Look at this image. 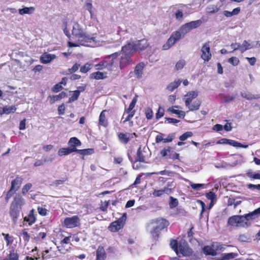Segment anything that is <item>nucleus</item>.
<instances>
[{"label": "nucleus", "mask_w": 260, "mask_h": 260, "mask_svg": "<svg viewBox=\"0 0 260 260\" xmlns=\"http://www.w3.org/2000/svg\"><path fill=\"white\" fill-rule=\"evenodd\" d=\"M190 31L191 30L186 23L182 25L178 30L174 31L171 34L166 43L162 46V49L164 50L169 49L174 46L177 41L183 38L185 35Z\"/></svg>", "instance_id": "obj_1"}, {"label": "nucleus", "mask_w": 260, "mask_h": 260, "mask_svg": "<svg viewBox=\"0 0 260 260\" xmlns=\"http://www.w3.org/2000/svg\"><path fill=\"white\" fill-rule=\"evenodd\" d=\"M25 201L20 194H16L10 204L9 214L14 224L17 222Z\"/></svg>", "instance_id": "obj_2"}, {"label": "nucleus", "mask_w": 260, "mask_h": 260, "mask_svg": "<svg viewBox=\"0 0 260 260\" xmlns=\"http://www.w3.org/2000/svg\"><path fill=\"white\" fill-rule=\"evenodd\" d=\"M72 32V35L81 42H90L93 40V38L86 34L81 26L77 22L74 24Z\"/></svg>", "instance_id": "obj_3"}, {"label": "nucleus", "mask_w": 260, "mask_h": 260, "mask_svg": "<svg viewBox=\"0 0 260 260\" xmlns=\"http://www.w3.org/2000/svg\"><path fill=\"white\" fill-rule=\"evenodd\" d=\"M23 181L21 177L17 176L14 180L11 181V187L8 191L5 197L6 201H8L13 195L19 189Z\"/></svg>", "instance_id": "obj_4"}, {"label": "nucleus", "mask_w": 260, "mask_h": 260, "mask_svg": "<svg viewBox=\"0 0 260 260\" xmlns=\"http://www.w3.org/2000/svg\"><path fill=\"white\" fill-rule=\"evenodd\" d=\"M63 227L67 229H73L80 226V219L77 215H74L71 217H66L61 221Z\"/></svg>", "instance_id": "obj_5"}, {"label": "nucleus", "mask_w": 260, "mask_h": 260, "mask_svg": "<svg viewBox=\"0 0 260 260\" xmlns=\"http://www.w3.org/2000/svg\"><path fill=\"white\" fill-rule=\"evenodd\" d=\"M227 225L233 227H244L247 225V222L244 221L243 215H233L228 219Z\"/></svg>", "instance_id": "obj_6"}, {"label": "nucleus", "mask_w": 260, "mask_h": 260, "mask_svg": "<svg viewBox=\"0 0 260 260\" xmlns=\"http://www.w3.org/2000/svg\"><path fill=\"white\" fill-rule=\"evenodd\" d=\"M119 141L124 145L127 144L130 140L134 138H137L138 135L136 133H118L117 134Z\"/></svg>", "instance_id": "obj_7"}, {"label": "nucleus", "mask_w": 260, "mask_h": 260, "mask_svg": "<svg viewBox=\"0 0 260 260\" xmlns=\"http://www.w3.org/2000/svg\"><path fill=\"white\" fill-rule=\"evenodd\" d=\"M125 219L123 217L119 218L118 220L112 222L108 226V230L112 232H118L122 229L125 224Z\"/></svg>", "instance_id": "obj_8"}, {"label": "nucleus", "mask_w": 260, "mask_h": 260, "mask_svg": "<svg viewBox=\"0 0 260 260\" xmlns=\"http://www.w3.org/2000/svg\"><path fill=\"white\" fill-rule=\"evenodd\" d=\"M201 51L202 52L201 57L204 62L209 61L212 57L209 42L205 43L202 47Z\"/></svg>", "instance_id": "obj_9"}, {"label": "nucleus", "mask_w": 260, "mask_h": 260, "mask_svg": "<svg viewBox=\"0 0 260 260\" xmlns=\"http://www.w3.org/2000/svg\"><path fill=\"white\" fill-rule=\"evenodd\" d=\"M149 44L147 39H142L136 41L133 44L134 51H143L147 49Z\"/></svg>", "instance_id": "obj_10"}, {"label": "nucleus", "mask_w": 260, "mask_h": 260, "mask_svg": "<svg viewBox=\"0 0 260 260\" xmlns=\"http://www.w3.org/2000/svg\"><path fill=\"white\" fill-rule=\"evenodd\" d=\"M260 216V207L256 209L253 211L243 215L244 221L247 222V225H248V221L254 220L258 218Z\"/></svg>", "instance_id": "obj_11"}, {"label": "nucleus", "mask_w": 260, "mask_h": 260, "mask_svg": "<svg viewBox=\"0 0 260 260\" xmlns=\"http://www.w3.org/2000/svg\"><path fill=\"white\" fill-rule=\"evenodd\" d=\"M179 251L184 256L195 255L192 249L187 244L181 245L179 246Z\"/></svg>", "instance_id": "obj_12"}, {"label": "nucleus", "mask_w": 260, "mask_h": 260, "mask_svg": "<svg viewBox=\"0 0 260 260\" xmlns=\"http://www.w3.org/2000/svg\"><path fill=\"white\" fill-rule=\"evenodd\" d=\"M154 222L156 224V226H155L160 231L164 230L165 228H167L169 225V222L168 220L163 218H159L156 219Z\"/></svg>", "instance_id": "obj_13"}, {"label": "nucleus", "mask_w": 260, "mask_h": 260, "mask_svg": "<svg viewBox=\"0 0 260 260\" xmlns=\"http://www.w3.org/2000/svg\"><path fill=\"white\" fill-rule=\"evenodd\" d=\"M163 136L164 134L162 133H159V135H157L155 138V142L159 143L162 141L164 143H170L175 138L174 134L169 135L166 138H164Z\"/></svg>", "instance_id": "obj_14"}, {"label": "nucleus", "mask_w": 260, "mask_h": 260, "mask_svg": "<svg viewBox=\"0 0 260 260\" xmlns=\"http://www.w3.org/2000/svg\"><path fill=\"white\" fill-rule=\"evenodd\" d=\"M37 217L35 214V210L34 209H31L28 213L27 216L24 218V221L27 222L29 226L35 223Z\"/></svg>", "instance_id": "obj_15"}, {"label": "nucleus", "mask_w": 260, "mask_h": 260, "mask_svg": "<svg viewBox=\"0 0 260 260\" xmlns=\"http://www.w3.org/2000/svg\"><path fill=\"white\" fill-rule=\"evenodd\" d=\"M107 110H103L100 113L99 118V124L100 125L104 127H107L108 125V121L106 118Z\"/></svg>", "instance_id": "obj_16"}, {"label": "nucleus", "mask_w": 260, "mask_h": 260, "mask_svg": "<svg viewBox=\"0 0 260 260\" xmlns=\"http://www.w3.org/2000/svg\"><path fill=\"white\" fill-rule=\"evenodd\" d=\"M107 254L104 247L99 246L96 250V260H105Z\"/></svg>", "instance_id": "obj_17"}, {"label": "nucleus", "mask_w": 260, "mask_h": 260, "mask_svg": "<svg viewBox=\"0 0 260 260\" xmlns=\"http://www.w3.org/2000/svg\"><path fill=\"white\" fill-rule=\"evenodd\" d=\"M56 56L55 54H51L47 53H43L40 57V61L44 64H47L50 62L52 60L56 58Z\"/></svg>", "instance_id": "obj_18"}, {"label": "nucleus", "mask_w": 260, "mask_h": 260, "mask_svg": "<svg viewBox=\"0 0 260 260\" xmlns=\"http://www.w3.org/2000/svg\"><path fill=\"white\" fill-rule=\"evenodd\" d=\"M198 92L196 91H192L188 92L185 95V104L186 106H189L192 100L197 97Z\"/></svg>", "instance_id": "obj_19"}, {"label": "nucleus", "mask_w": 260, "mask_h": 260, "mask_svg": "<svg viewBox=\"0 0 260 260\" xmlns=\"http://www.w3.org/2000/svg\"><path fill=\"white\" fill-rule=\"evenodd\" d=\"M145 66V63L143 62H141L135 67L134 73L138 79H141L142 77Z\"/></svg>", "instance_id": "obj_20"}, {"label": "nucleus", "mask_w": 260, "mask_h": 260, "mask_svg": "<svg viewBox=\"0 0 260 260\" xmlns=\"http://www.w3.org/2000/svg\"><path fill=\"white\" fill-rule=\"evenodd\" d=\"M67 96V93L64 91H62L58 95H49L48 99H49L50 104H54L55 102L59 101Z\"/></svg>", "instance_id": "obj_21"}, {"label": "nucleus", "mask_w": 260, "mask_h": 260, "mask_svg": "<svg viewBox=\"0 0 260 260\" xmlns=\"http://www.w3.org/2000/svg\"><path fill=\"white\" fill-rule=\"evenodd\" d=\"M113 63L114 61L113 60H112L110 62L104 60L100 61L99 63L95 64V67L96 70H102L105 68H109L112 67Z\"/></svg>", "instance_id": "obj_22"}, {"label": "nucleus", "mask_w": 260, "mask_h": 260, "mask_svg": "<svg viewBox=\"0 0 260 260\" xmlns=\"http://www.w3.org/2000/svg\"><path fill=\"white\" fill-rule=\"evenodd\" d=\"M130 54L126 53L124 55V56H121L119 63V67L120 69H123L125 67L128 65L130 62Z\"/></svg>", "instance_id": "obj_23"}, {"label": "nucleus", "mask_w": 260, "mask_h": 260, "mask_svg": "<svg viewBox=\"0 0 260 260\" xmlns=\"http://www.w3.org/2000/svg\"><path fill=\"white\" fill-rule=\"evenodd\" d=\"M135 114V111H128L124 110L121 119V123H125L128 121H130Z\"/></svg>", "instance_id": "obj_24"}, {"label": "nucleus", "mask_w": 260, "mask_h": 260, "mask_svg": "<svg viewBox=\"0 0 260 260\" xmlns=\"http://www.w3.org/2000/svg\"><path fill=\"white\" fill-rule=\"evenodd\" d=\"M68 145L70 148L78 150L79 149H77L76 147L80 146L81 145V142L77 138L72 137L69 141Z\"/></svg>", "instance_id": "obj_25"}, {"label": "nucleus", "mask_w": 260, "mask_h": 260, "mask_svg": "<svg viewBox=\"0 0 260 260\" xmlns=\"http://www.w3.org/2000/svg\"><path fill=\"white\" fill-rule=\"evenodd\" d=\"M203 251L206 255L215 256L217 254L216 250L212 247L207 245L203 248Z\"/></svg>", "instance_id": "obj_26"}, {"label": "nucleus", "mask_w": 260, "mask_h": 260, "mask_svg": "<svg viewBox=\"0 0 260 260\" xmlns=\"http://www.w3.org/2000/svg\"><path fill=\"white\" fill-rule=\"evenodd\" d=\"M171 192V189L168 187H164L163 189L160 190H154L152 193V194L155 197H160L164 193L169 194Z\"/></svg>", "instance_id": "obj_27"}, {"label": "nucleus", "mask_w": 260, "mask_h": 260, "mask_svg": "<svg viewBox=\"0 0 260 260\" xmlns=\"http://www.w3.org/2000/svg\"><path fill=\"white\" fill-rule=\"evenodd\" d=\"M236 95V94L232 95H230L225 94H220V98L221 100L223 101V102L230 103L231 102L234 101L235 100Z\"/></svg>", "instance_id": "obj_28"}, {"label": "nucleus", "mask_w": 260, "mask_h": 260, "mask_svg": "<svg viewBox=\"0 0 260 260\" xmlns=\"http://www.w3.org/2000/svg\"><path fill=\"white\" fill-rule=\"evenodd\" d=\"M76 150L68 148H61L58 151V154L59 156H62L63 155H68L72 152H75Z\"/></svg>", "instance_id": "obj_29"}, {"label": "nucleus", "mask_w": 260, "mask_h": 260, "mask_svg": "<svg viewBox=\"0 0 260 260\" xmlns=\"http://www.w3.org/2000/svg\"><path fill=\"white\" fill-rule=\"evenodd\" d=\"M181 81L180 80H175L170 83L167 87V89L170 91H173L175 89L177 88L180 85Z\"/></svg>", "instance_id": "obj_30"}, {"label": "nucleus", "mask_w": 260, "mask_h": 260, "mask_svg": "<svg viewBox=\"0 0 260 260\" xmlns=\"http://www.w3.org/2000/svg\"><path fill=\"white\" fill-rule=\"evenodd\" d=\"M188 24L189 28L191 30L192 29H195L199 27L202 23L201 20H197L196 21H190L186 23Z\"/></svg>", "instance_id": "obj_31"}, {"label": "nucleus", "mask_w": 260, "mask_h": 260, "mask_svg": "<svg viewBox=\"0 0 260 260\" xmlns=\"http://www.w3.org/2000/svg\"><path fill=\"white\" fill-rule=\"evenodd\" d=\"M136 155L137 158L136 159V161L146 162L145 156L143 154L141 147H139V149H138Z\"/></svg>", "instance_id": "obj_32"}, {"label": "nucleus", "mask_w": 260, "mask_h": 260, "mask_svg": "<svg viewBox=\"0 0 260 260\" xmlns=\"http://www.w3.org/2000/svg\"><path fill=\"white\" fill-rule=\"evenodd\" d=\"M94 152V149L93 148H88L85 149H79L78 150H76L75 152H77L82 155H91L93 154Z\"/></svg>", "instance_id": "obj_33"}, {"label": "nucleus", "mask_w": 260, "mask_h": 260, "mask_svg": "<svg viewBox=\"0 0 260 260\" xmlns=\"http://www.w3.org/2000/svg\"><path fill=\"white\" fill-rule=\"evenodd\" d=\"M152 239L154 241H157L159 237L160 231L155 227H154L150 232Z\"/></svg>", "instance_id": "obj_34"}, {"label": "nucleus", "mask_w": 260, "mask_h": 260, "mask_svg": "<svg viewBox=\"0 0 260 260\" xmlns=\"http://www.w3.org/2000/svg\"><path fill=\"white\" fill-rule=\"evenodd\" d=\"M170 247L175 252L177 255L179 253L178 243L177 240H171L170 243Z\"/></svg>", "instance_id": "obj_35"}, {"label": "nucleus", "mask_w": 260, "mask_h": 260, "mask_svg": "<svg viewBox=\"0 0 260 260\" xmlns=\"http://www.w3.org/2000/svg\"><path fill=\"white\" fill-rule=\"evenodd\" d=\"M34 10L35 8L32 7H24L19 10V13L21 15L26 14H31Z\"/></svg>", "instance_id": "obj_36"}, {"label": "nucleus", "mask_w": 260, "mask_h": 260, "mask_svg": "<svg viewBox=\"0 0 260 260\" xmlns=\"http://www.w3.org/2000/svg\"><path fill=\"white\" fill-rule=\"evenodd\" d=\"M241 95L242 98L248 100H251L254 99H258L259 98V96L258 95H253L250 93H241Z\"/></svg>", "instance_id": "obj_37"}, {"label": "nucleus", "mask_w": 260, "mask_h": 260, "mask_svg": "<svg viewBox=\"0 0 260 260\" xmlns=\"http://www.w3.org/2000/svg\"><path fill=\"white\" fill-rule=\"evenodd\" d=\"M121 51L124 53V54L128 53L131 55V52L134 51L133 44H131V43L126 44L122 47Z\"/></svg>", "instance_id": "obj_38"}, {"label": "nucleus", "mask_w": 260, "mask_h": 260, "mask_svg": "<svg viewBox=\"0 0 260 260\" xmlns=\"http://www.w3.org/2000/svg\"><path fill=\"white\" fill-rule=\"evenodd\" d=\"M4 114H9L11 113H14L17 110V108L15 105L13 106H5L4 107Z\"/></svg>", "instance_id": "obj_39"}, {"label": "nucleus", "mask_w": 260, "mask_h": 260, "mask_svg": "<svg viewBox=\"0 0 260 260\" xmlns=\"http://www.w3.org/2000/svg\"><path fill=\"white\" fill-rule=\"evenodd\" d=\"M238 255L237 253L231 252L222 253L221 256L223 260H229L234 258Z\"/></svg>", "instance_id": "obj_40"}, {"label": "nucleus", "mask_w": 260, "mask_h": 260, "mask_svg": "<svg viewBox=\"0 0 260 260\" xmlns=\"http://www.w3.org/2000/svg\"><path fill=\"white\" fill-rule=\"evenodd\" d=\"M80 94V91L76 90L73 91V93L69 99L68 103H70L73 102L78 99Z\"/></svg>", "instance_id": "obj_41"}, {"label": "nucleus", "mask_w": 260, "mask_h": 260, "mask_svg": "<svg viewBox=\"0 0 260 260\" xmlns=\"http://www.w3.org/2000/svg\"><path fill=\"white\" fill-rule=\"evenodd\" d=\"M90 77L96 80L103 79L105 78L104 74L99 71L92 73L90 75Z\"/></svg>", "instance_id": "obj_42"}, {"label": "nucleus", "mask_w": 260, "mask_h": 260, "mask_svg": "<svg viewBox=\"0 0 260 260\" xmlns=\"http://www.w3.org/2000/svg\"><path fill=\"white\" fill-rule=\"evenodd\" d=\"M68 181V177L67 175H66L64 177H62L61 179L56 180L52 182V185L57 187L60 185L63 184L64 183V182H65L66 181Z\"/></svg>", "instance_id": "obj_43"}, {"label": "nucleus", "mask_w": 260, "mask_h": 260, "mask_svg": "<svg viewBox=\"0 0 260 260\" xmlns=\"http://www.w3.org/2000/svg\"><path fill=\"white\" fill-rule=\"evenodd\" d=\"M18 255L16 253H15L14 250H12L4 260H18Z\"/></svg>", "instance_id": "obj_44"}, {"label": "nucleus", "mask_w": 260, "mask_h": 260, "mask_svg": "<svg viewBox=\"0 0 260 260\" xmlns=\"http://www.w3.org/2000/svg\"><path fill=\"white\" fill-rule=\"evenodd\" d=\"M246 175L252 179H260V173H253L251 171L249 170L246 173Z\"/></svg>", "instance_id": "obj_45"}, {"label": "nucleus", "mask_w": 260, "mask_h": 260, "mask_svg": "<svg viewBox=\"0 0 260 260\" xmlns=\"http://www.w3.org/2000/svg\"><path fill=\"white\" fill-rule=\"evenodd\" d=\"M2 236L4 237V239L7 242V245L8 246L13 242V237L9 234L2 233Z\"/></svg>", "instance_id": "obj_46"}, {"label": "nucleus", "mask_w": 260, "mask_h": 260, "mask_svg": "<svg viewBox=\"0 0 260 260\" xmlns=\"http://www.w3.org/2000/svg\"><path fill=\"white\" fill-rule=\"evenodd\" d=\"M201 105V102L200 101H197L193 103V104L189 106H188L189 109L191 111L197 110L199 109Z\"/></svg>", "instance_id": "obj_47"}, {"label": "nucleus", "mask_w": 260, "mask_h": 260, "mask_svg": "<svg viewBox=\"0 0 260 260\" xmlns=\"http://www.w3.org/2000/svg\"><path fill=\"white\" fill-rule=\"evenodd\" d=\"M145 114L146 117L148 120L151 119L153 116V112L152 110L150 108H147L145 110Z\"/></svg>", "instance_id": "obj_48"}, {"label": "nucleus", "mask_w": 260, "mask_h": 260, "mask_svg": "<svg viewBox=\"0 0 260 260\" xmlns=\"http://www.w3.org/2000/svg\"><path fill=\"white\" fill-rule=\"evenodd\" d=\"M193 134L191 132H187L181 135L179 139L180 141H183L186 140L188 138L192 137Z\"/></svg>", "instance_id": "obj_49"}, {"label": "nucleus", "mask_w": 260, "mask_h": 260, "mask_svg": "<svg viewBox=\"0 0 260 260\" xmlns=\"http://www.w3.org/2000/svg\"><path fill=\"white\" fill-rule=\"evenodd\" d=\"M137 103V99L136 98H134L132 101L131 102L130 104L129 105L127 109H125L124 110H127L128 112L129 111H135L136 110L134 109L136 104Z\"/></svg>", "instance_id": "obj_50"}, {"label": "nucleus", "mask_w": 260, "mask_h": 260, "mask_svg": "<svg viewBox=\"0 0 260 260\" xmlns=\"http://www.w3.org/2000/svg\"><path fill=\"white\" fill-rule=\"evenodd\" d=\"M228 62L234 66H237L239 64L240 61L237 57L233 56L228 59Z\"/></svg>", "instance_id": "obj_51"}, {"label": "nucleus", "mask_w": 260, "mask_h": 260, "mask_svg": "<svg viewBox=\"0 0 260 260\" xmlns=\"http://www.w3.org/2000/svg\"><path fill=\"white\" fill-rule=\"evenodd\" d=\"M37 210H38V213L41 216H46L49 212V211L47 209H46V208H43L42 207H40V206L38 207Z\"/></svg>", "instance_id": "obj_52"}, {"label": "nucleus", "mask_w": 260, "mask_h": 260, "mask_svg": "<svg viewBox=\"0 0 260 260\" xmlns=\"http://www.w3.org/2000/svg\"><path fill=\"white\" fill-rule=\"evenodd\" d=\"M171 147H168L167 148H165L161 150L160 152V154L162 157H166L168 154L169 155L171 153Z\"/></svg>", "instance_id": "obj_53"}, {"label": "nucleus", "mask_w": 260, "mask_h": 260, "mask_svg": "<svg viewBox=\"0 0 260 260\" xmlns=\"http://www.w3.org/2000/svg\"><path fill=\"white\" fill-rule=\"evenodd\" d=\"M168 111H170L171 113H172L173 114H176L177 115H179L180 114H181V115H179V118H184V117L185 116V113L183 111H179L178 110H176L173 108H172V109L169 108L168 109Z\"/></svg>", "instance_id": "obj_54"}, {"label": "nucleus", "mask_w": 260, "mask_h": 260, "mask_svg": "<svg viewBox=\"0 0 260 260\" xmlns=\"http://www.w3.org/2000/svg\"><path fill=\"white\" fill-rule=\"evenodd\" d=\"M32 187V184L30 183H28L24 185L22 188V193L23 195H25L27 192L30 190Z\"/></svg>", "instance_id": "obj_55"}, {"label": "nucleus", "mask_w": 260, "mask_h": 260, "mask_svg": "<svg viewBox=\"0 0 260 260\" xmlns=\"http://www.w3.org/2000/svg\"><path fill=\"white\" fill-rule=\"evenodd\" d=\"M21 235L22 236L24 241L26 242H28L30 240V236L27 232L25 229L23 230L21 233Z\"/></svg>", "instance_id": "obj_56"}, {"label": "nucleus", "mask_w": 260, "mask_h": 260, "mask_svg": "<svg viewBox=\"0 0 260 260\" xmlns=\"http://www.w3.org/2000/svg\"><path fill=\"white\" fill-rule=\"evenodd\" d=\"M63 87L62 85L60 84V83H58L52 87L51 90L54 93H57L61 91Z\"/></svg>", "instance_id": "obj_57"}, {"label": "nucleus", "mask_w": 260, "mask_h": 260, "mask_svg": "<svg viewBox=\"0 0 260 260\" xmlns=\"http://www.w3.org/2000/svg\"><path fill=\"white\" fill-rule=\"evenodd\" d=\"M91 69V64L86 63L80 68V71L82 73H86Z\"/></svg>", "instance_id": "obj_58"}, {"label": "nucleus", "mask_w": 260, "mask_h": 260, "mask_svg": "<svg viewBox=\"0 0 260 260\" xmlns=\"http://www.w3.org/2000/svg\"><path fill=\"white\" fill-rule=\"evenodd\" d=\"M164 109L162 107L159 106L155 115L156 119H158L163 117L164 115Z\"/></svg>", "instance_id": "obj_59"}, {"label": "nucleus", "mask_w": 260, "mask_h": 260, "mask_svg": "<svg viewBox=\"0 0 260 260\" xmlns=\"http://www.w3.org/2000/svg\"><path fill=\"white\" fill-rule=\"evenodd\" d=\"M241 53H243L246 50L250 49V44L247 42V41L244 40L241 45Z\"/></svg>", "instance_id": "obj_60"}, {"label": "nucleus", "mask_w": 260, "mask_h": 260, "mask_svg": "<svg viewBox=\"0 0 260 260\" xmlns=\"http://www.w3.org/2000/svg\"><path fill=\"white\" fill-rule=\"evenodd\" d=\"M185 64V61L184 60H180L178 61L175 66V69L176 70H180L183 68Z\"/></svg>", "instance_id": "obj_61"}, {"label": "nucleus", "mask_w": 260, "mask_h": 260, "mask_svg": "<svg viewBox=\"0 0 260 260\" xmlns=\"http://www.w3.org/2000/svg\"><path fill=\"white\" fill-rule=\"evenodd\" d=\"M178 204V202L177 199L174 198L173 197H170V202L169 205L171 208L176 207Z\"/></svg>", "instance_id": "obj_62"}, {"label": "nucleus", "mask_w": 260, "mask_h": 260, "mask_svg": "<svg viewBox=\"0 0 260 260\" xmlns=\"http://www.w3.org/2000/svg\"><path fill=\"white\" fill-rule=\"evenodd\" d=\"M46 235L47 234L46 232H40L36 237H34V239L36 241L44 240L46 238Z\"/></svg>", "instance_id": "obj_63"}, {"label": "nucleus", "mask_w": 260, "mask_h": 260, "mask_svg": "<svg viewBox=\"0 0 260 260\" xmlns=\"http://www.w3.org/2000/svg\"><path fill=\"white\" fill-rule=\"evenodd\" d=\"M169 158L173 160H179V154L171 150V153L169 155Z\"/></svg>", "instance_id": "obj_64"}]
</instances>
